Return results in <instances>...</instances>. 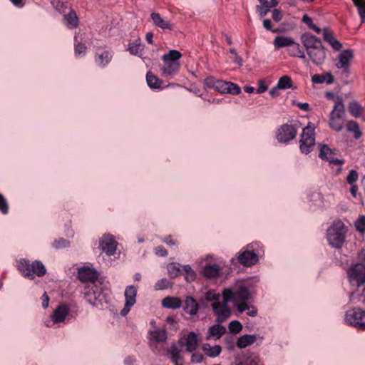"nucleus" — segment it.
<instances>
[{
    "instance_id": "f257e3e1",
    "label": "nucleus",
    "mask_w": 365,
    "mask_h": 365,
    "mask_svg": "<svg viewBox=\"0 0 365 365\" xmlns=\"http://www.w3.org/2000/svg\"><path fill=\"white\" fill-rule=\"evenodd\" d=\"M347 227L344 223L337 220L327 229V237L330 245L335 248H341L345 242Z\"/></svg>"
},
{
    "instance_id": "f03ea898",
    "label": "nucleus",
    "mask_w": 365,
    "mask_h": 365,
    "mask_svg": "<svg viewBox=\"0 0 365 365\" xmlns=\"http://www.w3.org/2000/svg\"><path fill=\"white\" fill-rule=\"evenodd\" d=\"M345 108L341 98H336V102L329 115V125L331 129L340 132L344 125Z\"/></svg>"
},
{
    "instance_id": "7ed1b4c3",
    "label": "nucleus",
    "mask_w": 365,
    "mask_h": 365,
    "mask_svg": "<svg viewBox=\"0 0 365 365\" xmlns=\"http://www.w3.org/2000/svg\"><path fill=\"white\" fill-rule=\"evenodd\" d=\"M18 269L25 276L34 278V274L42 277L46 273V269L43 263L36 260L31 264L29 260L21 259L17 264Z\"/></svg>"
},
{
    "instance_id": "20e7f679",
    "label": "nucleus",
    "mask_w": 365,
    "mask_h": 365,
    "mask_svg": "<svg viewBox=\"0 0 365 365\" xmlns=\"http://www.w3.org/2000/svg\"><path fill=\"white\" fill-rule=\"evenodd\" d=\"M349 282L358 287L365 284V262L353 264L347 270Z\"/></svg>"
},
{
    "instance_id": "39448f33",
    "label": "nucleus",
    "mask_w": 365,
    "mask_h": 365,
    "mask_svg": "<svg viewBox=\"0 0 365 365\" xmlns=\"http://www.w3.org/2000/svg\"><path fill=\"white\" fill-rule=\"evenodd\" d=\"M345 321L349 325L365 330V310L354 308L346 312Z\"/></svg>"
},
{
    "instance_id": "423d86ee",
    "label": "nucleus",
    "mask_w": 365,
    "mask_h": 365,
    "mask_svg": "<svg viewBox=\"0 0 365 365\" xmlns=\"http://www.w3.org/2000/svg\"><path fill=\"white\" fill-rule=\"evenodd\" d=\"M315 144V138L314 129L307 125L303 129L302 134L299 140V148L302 153L308 154L311 152Z\"/></svg>"
},
{
    "instance_id": "0eeeda50",
    "label": "nucleus",
    "mask_w": 365,
    "mask_h": 365,
    "mask_svg": "<svg viewBox=\"0 0 365 365\" xmlns=\"http://www.w3.org/2000/svg\"><path fill=\"white\" fill-rule=\"evenodd\" d=\"M297 129L292 125L283 124L277 133V139L281 143H287L293 140L297 135Z\"/></svg>"
},
{
    "instance_id": "6e6552de",
    "label": "nucleus",
    "mask_w": 365,
    "mask_h": 365,
    "mask_svg": "<svg viewBox=\"0 0 365 365\" xmlns=\"http://www.w3.org/2000/svg\"><path fill=\"white\" fill-rule=\"evenodd\" d=\"M125 302L124 307L120 311V314L122 316H125L130 310L131 307L136 302V296H137V288L134 286H128L125 288L124 293Z\"/></svg>"
},
{
    "instance_id": "1a4fd4ad",
    "label": "nucleus",
    "mask_w": 365,
    "mask_h": 365,
    "mask_svg": "<svg viewBox=\"0 0 365 365\" xmlns=\"http://www.w3.org/2000/svg\"><path fill=\"white\" fill-rule=\"evenodd\" d=\"M354 58L353 51L351 49H346L341 52L336 62V67L339 69L343 70L345 73H349L350 62Z\"/></svg>"
},
{
    "instance_id": "9d476101",
    "label": "nucleus",
    "mask_w": 365,
    "mask_h": 365,
    "mask_svg": "<svg viewBox=\"0 0 365 365\" xmlns=\"http://www.w3.org/2000/svg\"><path fill=\"white\" fill-rule=\"evenodd\" d=\"M212 308L217 316L216 321L218 323L225 322L231 315V310L226 302H213Z\"/></svg>"
},
{
    "instance_id": "9b49d317",
    "label": "nucleus",
    "mask_w": 365,
    "mask_h": 365,
    "mask_svg": "<svg viewBox=\"0 0 365 365\" xmlns=\"http://www.w3.org/2000/svg\"><path fill=\"white\" fill-rule=\"evenodd\" d=\"M117 242L110 235H104L100 242V247L103 252L112 255L116 250Z\"/></svg>"
},
{
    "instance_id": "f8f14e48",
    "label": "nucleus",
    "mask_w": 365,
    "mask_h": 365,
    "mask_svg": "<svg viewBox=\"0 0 365 365\" xmlns=\"http://www.w3.org/2000/svg\"><path fill=\"white\" fill-rule=\"evenodd\" d=\"M180 342L185 347V350L188 352H193L198 346L197 335L191 331L187 335H184Z\"/></svg>"
},
{
    "instance_id": "ddd939ff",
    "label": "nucleus",
    "mask_w": 365,
    "mask_h": 365,
    "mask_svg": "<svg viewBox=\"0 0 365 365\" xmlns=\"http://www.w3.org/2000/svg\"><path fill=\"white\" fill-rule=\"evenodd\" d=\"M319 157L322 160H326L330 163L341 165L342 162L335 158L334 150H332L327 145L323 144L319 145Z\"/></svg>"
},
{
    "instance_id": "4468645a",
    "label": "nucleus",
    "mask_w": 365,
    "mask_h": 365,
    "mask_svg": "<svg viewBox=\"0 0 365 365\" xmlns=\"http://www.w3.org/2000/svg\"><path fill=\"white\" fill-rule=\"evenodd\" d=\"M226 333V328L220 323L214 324L209 327L205 336L206 340H218Z\"/></svg>"
},
{
    "instance_id": "2eb2a0df",
    "label": "nucleus",
    "mask_w": 365,
    "mask_h": 365,
    "mask_svg": "<svg viewBox=\"0 0 365 365\" xmlns=\"http://www.w3.org/2000/svg\"><path fill=\"white\" fill-rule=\"evenodd\" d=\"M238 261L244 266H252L258 261L257 255L253 251L245 250L238 256Z\"/></svg>"
},
{
    "instance_id": "dca6fc26",
    "label": "nucleus",
    "mask_w": 365,
    "mask_h": 365,
    "mask_svg": "<svg viewBox=\"0 0 365 365\" xmlns=\"http://www.w3.org/2000/svg\"><path fill=\"white\" fill-rule=\"evenodd\" d=\"M69 308L65 304H60L53 312L51 319L53 323H60L63 322L68 315Z\"/></svg>"
},
{
    "instance_id": "f3484780",
    "label": "nucleus",
    "mask_w": 365,
    "mask_h": 365,
    "mask_svg": "<svg viewBox=\"0 0 365 365\" xmlns=\"http://www.w3.org/2000/svg\"><path fill=\"white\" fill-rule=\"evenodd\" d=\"M307 54L312 62L317 65L322 64L326 58L324 48L322 45L307 51Z\"/></svg>"
},
{
    "instance_id": "a211bd4d",
    "label": "nucleus",
    "mask_w": 365,
    "mask_h": 365,
    "mask_svg": "<svg viewBox=\"0 0 365 365\" xmlns=\"http://www.w3.org/2000/svg\"><path fill=\"white\" fill-rule=\"evenodd\" d=\"M180 67L179 62H168L164 61V65L160 68L161 75L168 78L175 75Z\"/></svg>"
},
{
    "instance_id": "6ab92c4d",
    "label": "nucleus",
    "mask_w": 365,
    "mask_h": 365,
    "mask_svg": "<svg viewBox=\"0 0 365 365\" xmlns=\"http://www.w3.org/2000/svg\"><path fill=\"white\" fill-rule=\"evenodd\" d=\"M323 38L334 51H338L341 49V43L335 38L334 33L329 28L323 29Z\"/></svg>"
},
{
    "instance_id": "aec40b11",
    "label": "nucleus",
    "mask_w": 365,
    "mask_h": 365,
    "mask_svg": "<svg viewBox=\"0 0 365 365\" xmlns=\"http://www.w3.org/2000/svg\"><path fill=\"white\" fill-rule=\"evenodd\" d=\"M97 277L96 272L88 267H81L78 271V278L83 282H94Z\"/></svg>"
},
{
    "instance_id": "412c9836",
    "label": "nucleus",
    "mask_w": 365,
    "mask_h": 365,
    "mask_svg": "<svg viewBox=\"0 0 365 365\" xmlns=\"http://www.w3.org/2000/svg\"><path fill=\"white\" fill-rule=\"evenodd\" d=\"M302 41L305 46L307 51L314 49L322 45L319 38L312 34H304L302 36Z\"/></svg>"
},
{
    "instance_id": "4be33fe9",
    "label": "nucleus",
    "mask_w": 365,
    "mask_h": 365,
    "mask_svg": "<svg viewBox=\"0 0 365 365\" xmlns=\"http://www.w3.org/2000/svg\"><path fill=\"white\" fill-rule=\"evenodd\" d=\"M149 335L150 341L156 344H162L167 340V331L165 329H158L151 331Z\"/></svg>"
},
{
    "instance_id": "5701e85b",
    "label": "nucleus",
    "mask_w": 365,
    "mask_h": 365,
    "mask_svg": "<svg viewBox=\"0 0 365 365\" xmlns=\"http://www.w3.org/2000/svg\"><path fill=\"white\" fill-rule=\"evenodd\" d=\"M251 294L249 290L245 287H240L237 291L235 292L234 302L236 306L237 304L250 300Z\"/></svg>"
},
{
    "instance_id": "b1692460",
    "label": "nucleus",
    "mask_w": 365,
    "mask_h": 365,
    "mask_svg": "<svg viewBox=\"0 0 365 365\" xmlns=\"http://www.w3.org/2000/svg\"><path fill=\"white\" fill-rule=\"evenodd\" d=\"M257 340L255 334H245L238 338L236 345L239 349H245L253 344Z\"/></svg>"
},
{
    "instance_id": "393cba45",
    "label": "nucleus",
    "mask_w": 365,
    "mask_h": 365,
    "mask_svg": "<svg viewBox=\"0 0 365 365\" xmlns=\"http://www.w3.org/2000/svg\"><path fill=\"white\" fill-rule=\"evenodd\" d=\"M202 350L206 356L215 358L220 354L222 348L220 345L211 346L208 343H205L202 345Z\"/></svg>"
},
{
    "instance_id": "a878e982",
    "label": "nucleus",
    "mask_w": 365,
    "mask_h": 365,
    "mask_svg": "<svg viewBox=\"0 0 365 365\" xmlns=\"http://www.w3.org/2000/svg\"><path fill=\"white\" fill-rule=\"evenodd\" d=\"M151 19L153 20V24L156 26L160 27L162 29H173L172 25L170 24V21L162 18L160 14L155 12L152 13Z\"/></svg>"
},
{
    "instance_id": "bb28decb",
    "label": "nucleus",
    "mask_w": 365,
    "mask_h": 365,
    "mask_svg": "<svg viewBox=\"0 0 365 365\" xmlns=\"http://www.w3.org/2000/svg\"><path fill=\"white\" fill-rule=\"evenodd\" d=\"M198 304L192 297H187L185 300L184 310L190 315H195L198 311Z\"/></svg>"
},
{
    "instance_id": "cd10ccee",
    "label": "nucleus",
    "mask_w": 365,
    "mask_h": 365,
    "mask_svg": "<svg viewBox=\"0 0 365 365\" xmlns=\"http://www.w3.org/2000/svg\"><path fill=\"white\" fill-rule=\"evenodd\" d=\"M182 305V301L179 297H166L162 300V306L167 309H178Z\"/></svg>"
},
{
    "instance_id": "c85d7f7f",
    "label": "nucleus",
    "mask_w": 365,
    "mask_h": 365,
    "mask_svg": "<svg viewBox=\"0 0 365 365\" xmlns=\"http://www.w3.org/2000/svg\"><path fill=\"white\" fill-rule=\"evenodd\" d=\"M334 76L329 72L323 74H315L312 76V81L314 83L319 84L326 82L328 84H331L334 82Z\"/></svg>"
},
{
    "instance_id": "c756f323",
    "label": "nucleus",
    "mask_w": 365,
    "mask_h": 365,
    "mask_svg": "<svg viewBox=\"0 0 365 365\" xmlns=\"http://www.w3.org/2000/svg\"><path fill=\"white\" fill-rule=\"evenodd\" d=\"M236 309L239 313L247 311V314L250 317H255L257 314V308L253 305H250L247 302H243L236 304Z\"/></svg>"
},
{
    "instance_id": "7c9ffc66",
    "label": "nucleus",
    "mask_w": 365,
    "mask_h": 365,
    "mask_svg": "<svg viewBox=\"0 0 365 365\" xmlns=\"http://www.w3.org/2000/svg\"><path fill=\"white\" fill-rule=\"evenodd\" d=\"M287 51L291 56L297 57L300 58H305V53L302 46L294 41L289 45Z\"/></svg>"
},
{
    "instance_id": "2f4dec72",
    "label": "nucleus",
    "mask_w": 365,
    "mask_h": 365,
    "mask_svg": "<svg viewBox=\"0 0 365 365\" xmlns=\"http://www.w3.org/2000/svg\"><path fill=\"white\" fill-rule=\"evenodd\" d=\"M349 110L352 116L355 118L362 117L364 120H365V116L363 115L365 110L356 101L350 102L349 105Z\"/></svg>"
},
{
    "instance_id": "473e14b6",
    "label": "nucleus",
    "mask_w": 365,
    "mask_h": 365,
    "mask_svg": "<svg viewBox=\"0 0 365 365\" xmlns=\"http://www.w3.org/2000/svg\"><path fill=\"white\" fill-rule=\"evenodd\" d=\"M220 267L217 264L206 265L202 269V274L207 278H216L220 273Z\"/></svg>"
},
{
    "instance_id": "72a5a7b5",
    "label": "nucleus",
    "mask_w": 365,
    "mask_h": 365,
    "mask_svg": "<svg viewBox=\"0 0 365 365\" xmlns=\"http://www.w3.org/2000/svg\"><path fill=\"white\" fill-rule=\"evenodd\" d=\"M172 361L175 365H183V359L180 354V351L176 345H173L170 350Z\"/></svg>"
},
{
    "instance_id": "f704fd0d",
    "label": "nucleus",
    "mask_w": 365,
    "mask_h": 365,
    "mask_svg": "<svg viewBox=\"0 0 365 365\" xmlns=\"http://www.w3.org/2000/svg\"><path fill=\"white\" fill-rule=\"evenodd\" d=\"M63 19L66 25L68 28L73 29L77 27L78 19L75 11H71L68 14L64 16Z\"/></svg>"
},
{
    "instance_id": "c9c22d12",
    "label": "nucleus",
    "mask_w": 365,
    "mask_h": 365,
    "mask_svg": "<svg viewBox=\"0 0 365 365\" xmlns=\"http://www.w3.org/2000/svg\"><path fill=\"white\" fill-rule=\"evenodd\" d=\"M293 39L290 37H285L282 36H276L274 39L273 44L276 48L282 47H288L292 43Z\"/></svg>"
},
{
    "instance_id": "e433bc0d",
    "label": "nucleus",
    "mask_w": 365,
    "mask_h": 365,
    "mask_svg": "<svg viewBox=\"0 0 365 365\" xmlns=\"http://www.w3.org/2000/svg\"><path fill=\"white\" fill-rule=\"evenodd\" d=\"M346 130L350 133H353L354 138L358 140L362 136V132L359 129L358 123L354 120H349L346 123Z\"/></svg>"
},
{
    "instance_id": "4c0bfd02",
    "label": "nucleus",
    "mask_w": 365,
    "mask_h": 365,
    "mask_svg": "<svg viewBox=\"0 0 365 365\" xmlns=\"http://www.w3.org/2000/svg\"><path fill=\"white\" fill-rule=\"evenodd\" d=\"M146 81L148 86L151 88H159L161 86V81L151 72H148L146 75Z\"/></svg>"
},
{
    "instance_id": "58836bf2",
    "label": "nucleus",
    "mask_w": 365,
    "mask_h": 365,
    "mask_svg": "<svg viewBox=\"0 0 365 365\" xmlns=\"http://www.w3.org/2000/svg\"><path fill=\"white\" fill-rule=\"evenodd\" d=\"M182 55L180 51L177 50H171L168 53H165L163 56V61L168 62H178L181 58Z\"/></svg>"
},
{
    "instance_id": "ea45409f",
    "label": "nucleus",
    "mask_w": 365,
    "mask_h": 365,
    "mask_svg": "<svg viewBox=\"0 0 365 365\" xmlns=\"http://www.w3.org/2000/svg\"><path fill=\"white\" fill-rule=\"evenodd\" d=\"M143 50V45L140 42H135L130 43L128 46V51L133 55L140 56Z\"/></svg>"
},
{
    "instance_id": "a19ab883",
    "label": "nucleus",
    "mask_w": 365,
    "mask_h": 365,
    "mask_svg": "<svg viewBox=\"0 0 365 365\" xmlns=\"http://www.w3.org/2000/svg\"><path fill=\"white\" fill-rule=\"evenodd\" d=\"M277 85L280 89H287L292 88V81L289 76H283L279 79Z\"/></svg>"
},
{
    "instance_id": "79ce46f5",
    "label": "nucleus",
    "mask_w": 365,
    "mask_h": 365,
    "mask_svg": "<svg viewBox=\"0 0 365 365\" xmlns=\"http://www.w3.org/2000/svg\"><path fill=\"white\" fill-rule=\"evenodd\" d=\"M111 58V55L108 51H103L101 54L98 55L96 61L101 66H105L109 63Z\"/></svg>"
},
{
    "instance_id": "37998d69",
    "label": "nucleus",
    "mask_w": 365,
    "mask_h": 365,
    "mask_svg": "<svg viewBox=\"0 0 365 365\" xmlns=\"http://www.w3.org/2000/svg\"><path fill=\"white\" fill-rule=\"evenodd\" d=\"M228 329L230 333L238 334L242 331V325L239 321L233 320L230 322Z\"/></svg>"
},
{
    "instance_id": "c03bdc74",
    "label": "nucleus",
    "mask_w": 365,
    "mask_h": 365,
    "mask_svg": "<svg viewBox=\"0 0 365 365\" xmlns=\"http://www.w3.org/2000/svg\"><path fill=\"white\" fill-rule=\"evenodd\" d=\"M357 7L359 14L362 20H365V0H353Z\"/></svg>"
},
{
    "instance_id": "a18cd8bd",
    "label": "nucleus",
    "mask_w": 365,
    "mask_h": 365,
    "mask_svg": "<svg viewBox=\"0 0 365 365\" xmlns=\"http://www.w3.org/2000/svg\"><path fill=\"white\" fill-rule=\"evenodd\" d=\"M182 266H180L178 263L172 262L168 266V272L173 276H178L182 272L181 269Z\"/></svg>"
},
{
    "instance_id": "49530a36",
    "label": "nucleus",
    "mask_w": 365,
    "mask_h": 365,
    "mask_svg": "<svg viewBox=\"0 0 365 365\" xmlns=\"http://www.w3.org/2000/svg\"><path fill=\"white\" fill-rule=\"evenodd\" d=\"M182 271L185 273L187 281H193L195 278V273L189 264L182 266Z\"/></svg>"
},
{
    "instance_id": "de8ad7c7",
    "label": "nucleus",
    "mask_w": 365,
    "mask_h": 365,
    "mask_svg": "<svg viewBox=\"0 0 365 365\" xmlns=\"http://www.w3.org/2000/svg\"><path fill=\"white\" fill-rule=\"evenodd\" d=\"M85 298L86 301L92 305L97 306L98 304L96 294L94 292L89 290L85 293Z\"/></svg>"
},
{
    "instance_id": "09e8293b",
    "label": "nucleus",
    "mask_w": 365,
    "mask_h": 365,
    "mask_svg": "<svg viewBox=\"0 0 365 365\" xmlns=\"http://www.w3.org/2000/svg\"><path fill=\"white\" fill-rule=\"evenodd\" d=\"M170 286H171V284H170V282L167 279L163 278V279L158 280L155 284L154 288L155 290H163V289H165L168 288Z\"/></svg>"
},
{
    "instance_id": "8fccbe9b",
    "label": "nucleus",
    "mask_w": 365,
    "mask_h": 365,
    "mask_svg": "<svg viewBox=\"0 0 365 365\" xmlns=\"http://www.w3.org/2000/svg\"><path fill=\"white\" fill-rule=\"evenodd\" d=\"M355 227L361 233L365 232V215H361L355 222Z\"/></svg>"
},
{
    "instance_id": "3c124183",
    "label": "nucleus",
    "mask_w": 365,
    "mask_h": 365,
    "mask_svg": "<svg viewBox=\"0 0 365 365\" xmlns=\"http://www.w3.org/2000/svg\"><path fill=\"white\" fill-rule=\"evenodd\" d=\"M241 92V88L237 84L228 82V87L227 90V93H230L233 95H237Z\"/></svg>"
},
{
    "instance_id": "603ef678",
    "label": "nucleus",
    "mask_w": 365,
    "mask_h": 365,
    "mask_svg": "<svg viewBox=\"0 0 365 365\" xmlns=\"http://www.w3.org/2000/svg\"><path fill=\"white\" fill-rule=\"evenodd\" d=\"M267 4H260L256 6L257 13L259 14L260 17H264L270 11L269 6H267Z\"/></svg>"
},
{
    "instance_id": "864d4df0",
    "label": "nucleus",
    "mask_w": 365,
    "mask_h": 365,
    "mask_svg": "<svg viewBox=\"0 0 365 365\" xmlns=\"http://www.w3.org/2000/svg\"><path fill=\"white\" fill-rule=\"evenodd\" d=\"M220 294L215 292L214 290H209L205 294V299L208 302H218L220 299Z\"/></svg>"
},
{
    "instance_id": "5fc2aeb1",
    "label": "nucleus",
    "mask_w": 365,
    "mask_h": 365,
    "mask_svg": "<svg viewBox=\"0 0 365 365\" xmlns=\"http://www.w3.org/2000/svg\"><path fill=\"white\" fill-rule=\"evenodd\" d=\"M222 297L224 298V302H226V304H227V303L229 302H231V301L234 302L235 292H232L229 289H226L222 292Z\"/></svg>"
},
{
    "instance_id": "6e6d98bb",
    "label": "nucleus",
    "mask_w": 365,
    "mask_h": 365,
    "mask_svg": "<svg viewBox=\"0 0 365 365\" xmlns=\"http://www.w3.org/2000/svg\"><path fill=\"white\" fill-rule=\"evenodd\" d=\"M69 242L63 238L55 240L52 244V246L56 249H61L68 246Z\"/></svg>"
},
{
    "instance_id": "4d7b16f0",
    "label": "nucleus",
    "mask_w": 365,
    "mask_h": 365,
    "mask_svg": "<svg viewBox=\"0 0 365 365\" xmlns=\"http://www.w3.org/2000/svg\"><path fill=\"white\" fill-rule=\"evenodd\" d=\"M358 178L357 172L355 170H351L346 178V181L349 184L353 185L358 180Z\"/></svg>"
},
{
    "instance_id": "13d9d810",
    "label": "nucleus",
    "mask_w": 365,
    "mask_h": 365,
    "mask_svg": "<svg viewBox=\"0 0 365 365\" xmlns=\"http://www.w3.org/2000/svg\"><path fill=\"white\" fill-rule=\"evenodd\" d=\"M227 87L228 81L220 80L219 82H217V88L215 89L222 93H227Z\"/></svg>"
},
{
    "instance_id": "bf43d9fd",
    "label": "nucleus",
    "mask_w": 365,
    "mask_h": 365,
    "mask_svg": "<svg viewBox=\"0 0 365 365\" xmlns=\"http://www.w3.org/2000/svg\"><path fill=\"white\" fill-rule=\"evenodd\" d=\"M52 4L57 10L61 12L66 7L67 2L64 0H53Z\"/></svg>"
},
{
    "instance_id": "052dcab7",
    "label": "nucleus",
    "mask_w": 365,
    "mask_h": 365,
    "mask_svg": "<svg viewBox=\"0 0 365 365\" xmlns=\"http://www.w3.org/2000/svg\"><path fill=\"white\" fill-rule=\"evenodd\" d=\"M9 210L8 203L5 197L0 193V211L3 214H6Z\"/></svg>"
},
{
    "instance_id": "680f3d73",
    "label": "nucleus",
    "mask_w": 365,
    "mask_h": 365,
    "mask_svg": "<svg viewBox=\"0 0 365 365\" xmlns=\"http://www.w3.org/2000/svg\"><path fill=\"white\" fill-rule=\"evenodd\" d=\"M86 51V46L82 43H76L75 46V53L76 56H79L82 53H85Z\"/></svg>"
},
{
    "instance_id": "e2e57ef3",
    "label": "nucleus",
    "mask_w": 365,
    "mask_h": 365,
    "mask_svg": "<svg viewBox=\"0 0 365 365\" xmlns=\"http://www.w3.org/2000/svg\"><path fill=\"white\" fill-rule=\"evenodd\" d=\"M282 17L283 14L280 10L275 9L272 11V19L274 21H280L282 19Z\"/></svg>"
},
{
    "instance_id": "0e129e2a",
    "label": "nucleus",
    "mask_w": 365,
    "mask_h": 365,
    "mask_svg": "<svg viewBox=\"0 0 365 365\" xmlns=\"http://www.w3.org/2000/svg\"><path fill=\"white\" fill-rule=\"evenodd\" d=\"M230 53H231V58L233 59L234 62L238 64L241 63V58L236 52L235 49L232 48L230 49Z\"/></svg>"
},
{
    "instance_id": "69168bd1",
    "label": "nucleus",
    "mask_w": 365,
    "mask_h": 365,
    "mask_svg": "<svg viewBox=\"0 0 365 365\" xmlns=\"http://www.w3.org/2000/svg\"><path fill=\"white\" fill-rule=\"evenodd\" d=\"M220 80H217L213 77H208L205 79V84L209 87H213L215 88H217V82H219Z\"/></svg>"
},
{
    "instance_id": "338daca9",
    "label": "nucleus",
    "mask_w": 365,
    "mask_h": 365,
    "mask_svg": "<svg viewBox=\"0 0 365 365\" xmlns=\"http://www.w3.org/2000/svg\"><path fill=\"white\" fill-rule=\"evenodd\" d=\"M203 360V356L200 353H194L191 356V362L200 363Z\"/></svg>"
},
{
    "instance_id": "774afa93",
    "label": "nucleus",
    "mask_w": 365,
    "mask_h": 365,
    "mask_svg": "<svg viewBox=\"0 0 365 365\" xmlns=\"http://www.w3.org/2000/svg\"><path fill=\"white\" fill-rule=\"evenodd\" d=\"M155 252L157 255L164 257L168 255L167 250L163 246H158L155 249Z\"/></svg>"
}]
</instances>
